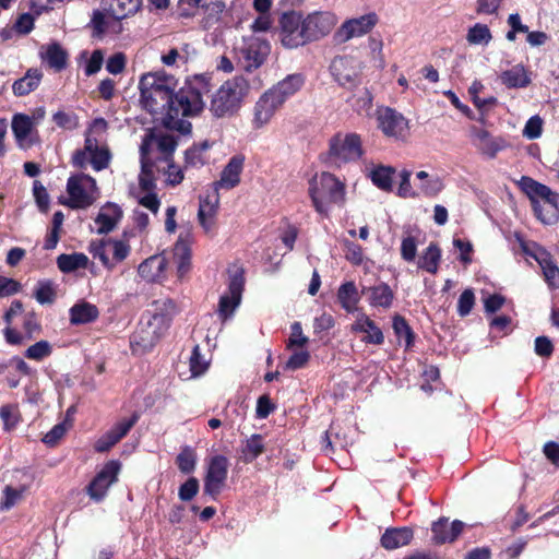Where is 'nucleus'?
Masks as SVG:
<instances>
[{
	"instance_id": "f257e3e1",
	"label": "nucleus",
	"mask_w": 559,
	"mask_h": 559,
	"mask_svg": "<svg viewBox=\"0 0 559 559\" xmlns=\"http://www.w3.org/2000/svg\"><path fill=\"white\" fill-rule=\"evenodd\" d=\"M178 80L165 70L144 73L139 80L140 103L156 120L182 134L191 130L186 118L201 114L204 100L197 87L187 84L176 92Z\"/></svg>"
},
{
	"instance_id": "f03ea898",
	"label": "nucleus",
	"mask_w": 559,
	"mask_h": 559,
	"mask_svg": "<svg viewBox=\"0 0 559 559\" xmlns=\"http://www.w3.org/2000/svg\"><path fill=\"white\" fill-rule=\"evenodd\" d=\"M108 123L104 118H96L85 132L84 147L74 152L72 164L79 168H86L88 165L94 170L108 168L111 155L106 145Z\"/></svg>"
},
{
	"instance_id": "7ed1b4c3",
	"label": "nucleus",
	"mask_w": 559,
	"mask_h": 559,
	"mask_svg": "<svg viewBox=\"0 0 559 559\" xmlns=\"http://www.w3.org/2000/svg\"><path fill=\"white\" fill-rule=\"evenodd\" d=\"M308 194L316 211L326 215L332 204L344 205L346 186L331 173L322 171L308 181Z\"/></svg>"
},
{
	"instance_id": "20e7f679",
	"label": "nucleus",
	"mask_w": 559,
	"mask_h": 559,
	"mask_svg": "<svg viewBox=\"0 0 559 559\" xmlns=\"http://www.w3.org/2000/svg\"><path fill=\"white\" fill-rule=\"evenodd\" d=\"M248 88V81L243 76L226 80L213 95L210 110L216 117L235 115L241 107Z\"/></svg>"
},
{
	"instance_id": "39448f33",
	"label": "nucleus",
	"mask_w": 559,
	"mask_h": 559,
	"mask_svg": "<svg viewBox=\"0 0 559 559\" xmlns=\"http://www.w3.org/2000/svg\"><path fill=\"white\" fill-rule=\"evenodd\" d=\"M519 185L531 200L538 219L545 224L554 223L557 218V195L554 191L530 177H522Z\"/></svg>"
},
{
	"instance_id": "423d86ee",
	"label": "nucleus",
	"mask_w": 559,
	"mask_h": 559,
	"mask_svg": "<svg viewBox=\"0 0 559 559\" xmlns=\"http://www.w3.org/2000/svg\"><path fill=\"white\" fill-rule=\"evenodd\" d=\"M271 45L266 39L255 35L245 36L235 46V56L239 66L251 71L263 66L270 55Z\"/></svg>"
},
{
	"instance_id": "0eeeda50",
	"label": "nucleus",
	"mask_w": 559,
	"mask_h": 559,
	"mask_svg": "<svg viewBox=\"0 0 559 559\" xmlns=\"http://www.w3.org/2000/svg\"><path fill=\"white\" fill-rule=\"evenodd\" d=\"M176 146V139L169 134H146L140 147L142 168L144 170H154V158L168 162Z\"/></svg>"
},
{
	"instance_id": "6e6552de",
	"label": "nucleus",
	"mask_w": 559,
	"mask_h": 559,
	"mask_svg": "<svg viewBox=\"0 0 559 559\" xmlns=\"http://www.w3.org/2000/svg\"><path fill=\"white\" fill-rule=\"evenodd\" d=\"M69 200L67 205L71 209H86L98 198L96 180L85 173L70 176L67 182Z\"/></svg>"
},
{
	"instance_id": "1a4fd4ad",
	"label": "nucleus",
	"mask_w": 559,
	"mask_h": 559,
	"mask_svg": "<svg viewBox=\"0 0 559 559\" xmlns=\"http://www.w3.org/2000/svg\"><path fill=\"white\" fill-rule=\"evenodd\" d=\"M304 16L298 12H285L280 19L281 45L288 49L308 44Z\"/></svg>"
},
{
	"instance_id": "9d476101",
	"label": "nucleus",
	"mask_w": 559,
	"mask_h": 559,
	"mask_svg": "<svg viewBox=\"0 0 559 559\" xmlns=\"http://www.w3.org/2000/svg\"><path fill=\"white\" fill-rule=\"evenodd\" d=\"M229 462L226 455L216 454L209 459L204 477L203 493L216 500L226 487Z\"/></svg>"
},
{
	"instance_id": "9b49d317",
	"label": "nucleus",
	"mask_w": 559,
	"mask_h": 559,
	"mask_svg": "<svg viewBox=\"0 0 559 559\" xmlns=\"http://www.w3.org/2000/svg\"><path fill=\"white\" fill-rule=\"evenodd\" d=\"M518 249L525 254L526 259H533L542 269L546 280H556L559 276V269L546 249L539 247L535 241H528L519 233L514 234Z\"/></svg>"
},
{
	"instance_id": "f8f14e48",
	"label": "nucleus",
	"mask_w": 559,
	"mask_h": 559,
	"mask_svg": "<svg viewBox=\"0 0 559 559\" xmlns=\"http://www.w3.org/2000/svg\"><path fill=\"white\" fill-rule=\"evenodd\" d=\"M121 463L117 459L108 461L86 486L88 497L99 503L108 495L109 487L118 481Z\"/></svg>"
},
{
	"instance_id": "ddd939ff",
	"label": "nucleus",
	"mask_w": 559,
	"mask_h": 559,
	"mask_svg": "<svg viewBox=\"0 0 559 559\" xmlns=\"http://www.w3.org/2000/svg\"><path fill=\"white\" fill-rule=\"evenodd\" d=\"M378 128L385 136L400 141L409 138V120L401 111L391 107H383L377 111Z\"/></svg>"
},
{
	"instance_id": "4468645a",
	"label": "nucleus",
	"mask_w": 559,
	"mask_h": 559,
	"mask_svg": "<svg viewBox=\"0 0 559 559\" xmlns=\"http://www.w3.org/2000/svg\"><path fill=\"white\" fill-rule=\"evenodd\" d=\"M362 64L353 56H337L330 66V72L337 84L353 87L359 81Z\"/></svg>"
},
{
	"instance_id": "2eb2a0df",
	"label": "nucleus",
	"mask_w": 559,
	"mask_h": 559,
	"mask_svg": "<svg viewBox=\"0 0 559 559\" xmlns=\"http://www.w3.org/2000/svg\"><path fill=\"white\" fill-rule=\"evenodd\" d=\"M153 306L154 311H146L144 314L162 340L169 330L171 321L179 310L176 302L169 298L164 300H154Z\"/></svg>"
},
{
	"instance_id": "dca6fc26",
	"label": "nucleus",
	"mask_w": 559,
	"mask_h": 559,
	"mask_svg": "<svg viewBox=\"0 0 559 559\" xmlns=\"http://www.w3.org/2000/svg\"><path fill=\"white\" fill-rule=\"evenodd\" d=\"M282 108L280 100L273 94L271 87L265 90L253 106L252 128L263 129L269 126L273 117Z\"/></svg>"
},
{
	"instance_id": "f3484780",
	"label": "nucleus",
	"mask_w": 559,
	"mask_h": 559,
	"mask_svg": "<svg viewBox=\"0 0 559 559\" xmlns=\"http://www.w3.org/2000/svg\"><path fill=\"white\" fill-rule=\"evenodd\" d=\"M377 23L378 15L376 13H368L345 20V22L336 31V39L340 43H346V40L352 38L364 36L370 33Z\"/></svg>"
},
{
	"instance_id": "a211bd4d",
	"label": "nucleus",
	"mask_w": 559,
	"mask_h": 559,
	"mask_svg": "<svg viewBox=\"0 0 559 559\" xmlns=\"http://www.w3.org/2000/svg\"><path fill=\"white\" fill-rule=\"evenodd\" d=\"M243 292L245 282H229L227 290L221 295L217 302L216 314L222 322L233 318L242 301Z\"/></svg>"
},
{
	"instance_id": "6ab92c4d",
	"label": "nucleus",
	"mask_w": 559,
	"mask_h": 559,
	"mask_svg": "<svg viewBox=\"0 0 559 559\" xmlns=\"http://www.w3.org/2000/svg\"><path fill=\"white\" fill-rule=\"evenodd\" d=\"M304 19L308 44L326 36L337 24L336 16L328 12H316Z\"/></svg>"
},
{
	"instance_id": "aec40b11",
	"label": "nucleus",
	"mask_w": 559,
	"mask_h": 559,
	"mask_svg": "<svg viewBox=\"0 0 559 559\" xmlns=\"http://www.w3.org/2000/svg\"><path fill=\"white\" fill-rule=\"evenodd\" d=\"M12 131L17 146L22 150L31 148L37 142L35 118L16 114L12 118Z\"/></svg>"
},
{
	"instance_id": "412c9836",
	"label": "nucleus",
	"mask_w": 559,
	"mask_h": 559,
	"mask_svg": "<svg viewBox=\"0 0 559 559\" xmlns=\"http://www.w3.org/2000/svg\"><path fill=\"white\" fill-rule=\"evenodd\" d=\"M330 153L340 162L358 159L362 155L360 138L355 134L337 136L331 141Z\"/></svg>"
},
{
	"instance_id": "4be33fe9",
	"label": "nucleus",
	"mask_w": 559,
	"mask_h": 559,
	"mask_svg": "<svg viewBox=\"0 0 559 559\" xmlns=\"http://www.w3.org/2000/svg\"><path fill=\"white\" fill-rule=\"evenodd\" d=\"M154 170H144L142 167L139 176V190L135 194L138 202L145 209L157 213L160 206V201L154 193Z\"/></svg>"
},
{
	"instance_id": "5701e85b",
	"label": "nucleus",
	"mask_w": 559,
	"mask_h": 559,
	"mask_svg": "<svg viewBox=\"0 0 559 559\" xmlns=\"http://www.w3.org/2000/svg\"><path fill=\"white\" fill-rule=\"evenodd\" d=\"M463 530L464 523L462 520L456 519L449 524L448 518L441 516L431 525L432 542L436 545L453 544L462 534Z\"/></svg>"
},
{
	"instance_id": "b1692460",
	"label": "nucleus",
	"mask_w": 559,
	"mask_h": 559,
	"mask_svg": "<svg viewBox=\"0 0 559 559\" xmlns=\"http://www.w3.org/2000/svg\"><path fill=\"white\" fill-rule=\"evenodd\" d=\"M218 203L219 198L216 189L207 192L199 200V224L206 233L213 231L216 227Z\"/></svg>"
},
{
	"instance_id": "393cba45",
	"label": "nucleus",
	"mask_w": 559,
	"mask_h": 559,
	"mask_svg": "<svg viewBox=\"0 0 559 559\" xmlns=\"http://www.w3.org/2000/svg\"><path fill=\"white\" fill-rule=\"evenodd\" d=\"M160 341L158 333L154 331L153 325L145 318L143 313L141 321L139 322L136 330L131 336L130 344L134 352H150Z\"/></svg>"
},
{
	"instance_id": "a878e982",
	"label": "nucleus",
	"mask_w": 559,
	"mask_h": 559,
	"mask_svg": "<svg viewBox=\"0 0 559 559\" xmlns=\"http://www.w3.org/2000/svg\"><path fill=\"white\" fill-rule=\"evenodd\" d=\"M305 81L306 79L302 74L294 73L271 86L273 94L280 100L281 107H283L287 99L298 94L299 90L305 85Z\"/></svg>"
},
{
	"instance_id": "bb28decb",
	"label": "nucleus",
	"mask_w": 559,
	"mask_h": 559,
	"mask_svg": "<svg viewBox=\"0 0 559 559\" xmlns=\"http://www.w3.org/2000/svg\"><path fill=\"white\" fill-rule=\"evenodd\" d=\"M246 158L242 155L231 157L215 182V189H233L238 186Z\"/></svg>"
},
{
	"instance_id": "cd10ccee",
	"label": "nucleus",
	"mask_w": 559,
	"mask_h": 559,
	"mask_svg": "<svg viewBox=\"0 0 559 559\" xmlns=\"http://www.w3.org/2000/svg\"><path fill=\"white\" fill-rule=\"evenodd\" d=\"M354 333H365L362 342L366 344L381 345L384 342L383 331L367 314L361 313L350 326Z\"/></svg>"
},
{
	"instance_id": "c85d7f7f",
	"label": "nucleus",
	"mask_w": 559,
	"mask_h": 559,
	"mask_svg": "<svg viewBox=\"0 0 559 559\" xmlns=\"http://www.w3.org/2000/svg\"><path fill=\"white\" fill-rule=\"evenodd\" d=\"M100 4L112 19L121 20L136 14L143 2L142 0H102Z\"/></svg>"
},
{
	"instance_id": "c756f323",
	"label": "nucleus",
	"mask_w": 559,
	"mask_h": 559,
	"mask_svg": "<svg viewBox=\"0 0 559 559\" xmlns=\"http://www.w3.org/2000/svg\"><path fill=\"white\" fill-rule=\"evenodd\" d=\"M122 217V211L116 203H107L103 206L98 215L95 218V226L98 234H106L116 228L120 218Z\"/></svg>"
},
{
	"instance_id": "7c9ffc66",
	"label": "nucleus",
	"mask_w": 559,
	"mask_h": 559,
	"mask_svg": "<svg viewBox=\"0 0 559 559\" xmlns=\"http://www.w3.org/2000/svg\"><path fill=\"white\" fill-rule=\"evenodd\" d=\"M70 324H87L98 320L99 309L96 305L81 300L70 308Z\"/></svg>"
},
{
	"instance_id": "2f4dec72",
	"label": "nucleus",
	"mask_w": 559,
	"mask_h": 559,
	"mask_svg": "<svg viewBox=\"0 0 559 559\" xmlns=\"http://www.w3.org/2000/svg\"><path fill=\"white\" fill-rule=\"evenodd\" d=\"M414 537L413 530L403 527L386 528L381 536V545L385 549H395L411 544Z\"/></svg>"
},
{
	"instance_id": "473e14b6",
	"label": "nucleus",
	"mask_w": 559,
	"mask_h": 559,
	"mask_svg": "<svg viewBox=\"0 0 559 559\" xmlns=\"http://www.w3.org/2000/svg\"><path fill=\"white\" fill-rule=\"evenodd\" d=\"M39 55L44 62L55 70H62L67 66L68 55L62 46L57 43L41 46Z\"/></svg>"
},
{
	"instance_id": "72a5a7b5",
	"label": "nucleus",
	"mask_w": 559,
	"mask_h": 559,
	"mask_svg": "<svg viewBox=\"0 0 559 559\" xmlns=\"http://www.w3.org/2000/svg\"><path fill=\"white\" fill-rule=\"evenodd\" d=\"M43 79L41 70L33 68L28 69L23 78L17 79L13 83V93L15 96H25L36 90Z\"/></svg>"
},
{
	"instance_id": "f704fd0d",
	"label": "nucleus",
	"mask_w": 559,
	"mask_h": 559,
	"mask_svg": "<svg viewBox=\"0 0 559 559\" xmlns=\"http://www.w3.org/2000/svg\"><path fill=\"white\" fill-rule=\"evenodd\" d=\"M337 300L342 308L347 312H355L360 295L355 286V282H344L337 290Z\"/></svg>"
},
{
	"instance_id": "c9c22d12",
	"label": "nucleus",
	"mask_w": 559,
	"mask_h": 559,
	"mask_svg": "<svg viewBox=\"0 0 559 559\" xmlns=\"http://www.w3.org/2000/svg\"><path fill=\"white\" fill-rule=\"evenodd\" d=\"M165 267L166 259L163 255H153L144 260L138 271L144 280H159Z\"/></svg>"
},
{
	"instance_id": "e433bc0d",
	"label": "nucleus",
	"mask_w": 559,
	"mask_h": 559,
	"mask_svg": "<svg viewBox=\"0 0 559 559\" xmlns=\"http://www.w3.org/2000/svg\"><path fill=\"white\" fill-rule=\"evenodd\" d=\"M500 80L510 88L526 87L531 82L527 70L523 66H514L501 73Z\"/></svg>"
},
{
	"instance_id": "4c0bfd02",
	"label": "nucleus",
	"mask_w": 559,
	"mask_h": 559,
	"mask_svg": "<svg viewBox=\"0 0 559 559\" xmlns=\"http://www.w3.org/2000/svg\"><path fill=\"white\" fill-rule=\"evenodd\" d=\"M57 263L58 267L62 272L70 273L79 271L81 269H87L90 264V259L85 253L82 252L62 253L58 258Z\"/></svg>"
},
{
	"instance_id": "58836bf2",
	"label": "nucleus",
	"mask_w": 559,
	"mask_h": 559,
	"mask_svg": "<svg viewBox=\"0 0 559 559\" xmlns=\"http://www.w3.org/2000/svg\"><path fill=\"white\" fill-rule=\"evenodd\" d=\"M212 144L207 140L201 142L199 145H194L186 151L185 165L186 167L198 168L204 166L209 162L206 155Z\"/></svg>"
},
{
	"instance_id": "ea45409f",
	"label": "nucleus",
	"mask_w": 559,
	"mask_h": 559,
	"mask_svg": "<svg viewBox=\"0 0 559 559\" xmlns=\"http://www.w3.org/2000/svg\"><path fill=\"white\" fill-rule=\"evenodd\" d=\"M265 451L263 437L260 433H253L246 439L241 448V454L245 463H252Z\"/></svg>"
},
{
	"instance_id": "a19ab883",
	"label": "nucleus",
	"mask_w": 559,
	"mask_h": 559,
	"mask_svg": "<svg viewBox=\"0 0 559 559\" xmlns=\"http://www.w3.org/2000/svg\"><path fill=\"white\" fill-rule=\"evenodd\" d=\"M441 259V252L438 245L429 243L418 259V267L425 270L430 274H435L438 271V265Z\"/></svg>"
},
{
	"instance_id": "79ce46f5",
	"label": "nucleus",
	"mask_w": 559,
	"mask_h": 559,
	"mask_svg": "<svg viewBox=\"0 0 559 559\" xmlns=\"http://www.w3.org/2000/svg\"><path fill=\"white\" fill-rule=\"evenodd\" d=\"M198 463V454L191 445H183L176 456V465L180 473L189 475L194 472Z\"/></svg>"
},
{
	"instance_id": "37998d69",
	"label": "nucleus",
	"mask_w": 559,
	"mask_h": 559,
	"mask_svg": "<svg viewBox=\"0 0 559 559\" xmlns=\"http://www.w3.org/2000/svg\"><path fill=\"white\" fill-rule=\"evenodd\" d=\"M392 329L399 340H402V337L404 338L405 348L411 349L415 343L416 334L412 330L407 320L399 313L394 314L392 319Z\"/></svg>"
},
{
	"instance_id": "c03bdc74",
	"label": "nucleus",
	"mask_w": 559,
	"mask_h": 559,
	"mask_svg": "<svg viewBox=\"0 0 559 559\" xmlns=\"http://www.w3.org/2000/svg\"><path fill=\"white\" fill-rule=\"evenodd\" d=\"M369 290H370L369 301H370L371 306H374V307L381 306V307H384L385 309H386V307L392 306V300H393L394 294L391 290V288L388 286L386 283L382 282L378 286L371 287Z\"/></svg>"
},
{
	"instance_id": "a18cd8bd",
	"label": "nucleus",
	"mask_w": 559,
	"mask_h": 559,
	"mask_svg": "<svg viewBox=\"0 0 559 559\" xmlns=\"http://www.w3.org/2000/svg\"><path fill=\"white\" fill-rule=\"evenodd\" d=\"M174 255L177 259L179 275H186L191 265V249L189 243L182 238L176 242L174 248Z\"/></svg>"
},
{
	"instance_id": "49530a36",
	"label": "nucleus",
	"mask_w": 559,
	"mask_h": 559,
	"mask_svg": "<svg viewBox=\"0 0 559 559\" xmlns=\"http://www.w3.org/2000/svg\"><path fill=\"white\" fill-rule=\"evenodd\" d=\"M466 39L471 45L487 46L492 39V34L487 25L477 23L468 28Z\"/></svg>"
},
{
	"instance_id": "de8ad7c7",
	"label": "nucleus",
	"mask_w": 559,
	"mask_h": 559,
	"mask_svg": "<svg viewBox=\"0 0 559 559\" xmlns=\"http://www.w3.org/2000/svg\"><path fill=\"white\" fill-rule=\"evenodd\" d=\"M395 169L392 167L379 166L371 170L370 177L373 185L382 190L392 189V178Z\"/></svg>"
},
{
	"instance_id": "09e8293b",
	"label": "nucleus",
	"mask_w": 559,
	"mask_h": 559,
	"mask_svg": "<svg viewBox=\"0 0 559 559\" xmlns=\"http://www.w3.org/2000/svg\"><path fill=\"white\" fill-rule=\"evenodd\" d=\"M0 418L5 431H12L21 420V413L16 404H5L0 407Z\"/></svg>"
},
{
	"instance_id": "8fccbe9b",
	"label": "nucleus",
	"mask_w": 559,
	"mask_h": 559,
	"mask_svg": "<svg viewBox=\"0 0 559 559\" xmlns=\"http://www.w3.org/2000/svg\"><path fill=\"white\" fill-rule=\"evenodd\" d=\"M283 257L284 253L277 240L266 245L262 251V261L270 269L276 267L282 262Z\"/></svg>"
},
{
	"instance_id": "3c124183",
	"label": "nucleus",
	"mask_w": 559,
	"mask_h": 559,
	"mask_svg": "<svg viewBox=\"0 0 559 559\" xmlns=\"http://www.w3.org/2000/svg\"><path fill=\"white\" fill-rule=\"evenodd\" d=\"M52 354V345L48 341H39L31 345L24 356L26 359L41 361Z\"/></svg>"
},
{
	"instance_id": "603ef678",
	"label": "nucleus",
	"mask_w": 559,
	"mask_h": 559,
	"mask_svg": "<svg viewBox=\"0 0 559 559\" xmlns=\"http://www.w3.org/2000/svg\"><path fill=\"white\" fill-rule=\"evenodd\" d=\"M110 15L107 11L102 9H95L93 11L90 25L93 27L94 33L97 35H103L108 29V25L110 24Z\"/></svg>"
},
{
	"instance_id": "864d4df0",
	"label": "nucleus",
	"mask_w": 559,
	"mask_h": 559,
	"mask_svg": "<svg viewBox=\"0 0 559 559\" xmlns=\"http://www.w3.org/2000/svg\"><path fill=\"white\" fill-rule=\"evenodd\" d=\"M209 362L200 352V345H194L190 355V372L197 377L206 371Z\"/></svg>"
},
{
	"instance_id": "5fc2aeb1",
	"label": "nucleus",
	"mask_w": 559,
	"mask_h": 559,
	"mask_svg": "<svg viewBox=\"0 0 559 559\" xmlns=\"http://www.w3.org/2000/svg\"><path fill=\"white\" fill-rule=\"evenodd\" d=\"M479 148L488 157H495L501 150V143L497 139L489 136L485 131L479 134Z\"/></svg>"
},
{
	"instance_id": "6e6d98bb",
	"label": "nucleus",
	"mask_w": 559,
	"mask_h": 559,
	"mask_svg": "<svg viewBox=\"0 0 559 559\" xmlns=\"http://www.w3.org/2000/svg\"><path fill=\"white\" fill-rule=\"evenodd\" d=\"M23 329L25 338L29 341L41 332V324L38 321L36 312L31 311L24 314Z\"/></svg>"
},
{
	"instance_id": "4d7b16f0",
	"label": "nucleus",
	"mask_w": 559,
	"mask_h": 559,
	"mask_svg": "<svg viewBox=\"0 0 559 559\" xmlns=\"http://www.w3.org/2000/svg\"><path fill=\"white\" fill-rule=\"evenodd\" d=\"M453 248L454 253L464 264L469 263L472 261L473 245L471 241L461 238H454Z\"/></svg>"
},
{
	"instance_id": "13d9d810",
	"label": "nucleus",
	"mask_w": 559,
	"mask_h": 559,
	"mask_svg": "<svg viewBox=\"0 0 559 559\" xmlns=\"http://www.w3.org/2000/svg\"><path fill=\"white\" fill-rule=\"evenodd\" d=\"M200 481L197 477L190 476L186 483L179 486V499L189 501L199 493Z\"/></svg>"
},
{
	"instance_id": "bf43d9fd",
	"label": "nucleus",
	"mask_w": 559,
	"mask_h": 559,
	"mask_svg": "<svg viewBox=\"0 0 559 559\" xmlns=\"http://www.w3.org/2000/svg\"><path fill=\"white\" fill-rule=\"evenodd\" d=\"M444 188L443 181L437 175H429L419 186L420 192L426 197H436Z\"/></svg>"
},
{
	"instance_id": "052dcab7",
	"label": "nucleus",
	"mask_w": 559,
	"mask_h": 559,
	"mask_svg": "<svg viewBox=\"0 0 559 559\" xmlns=\"http://www.w3.org/2000/svg\"><path fill=\"white\" fill-rule=\"evenodd\" d=\"M52 120L62 129H75L79 126L78 117L71 111L58 110L53 114Z\"/></svg>"
},
{
	"instance_id": "680f3d73",
	"label": "nucleus",
	"mask_w": 559,
	"mask_h": 559,
	"mask_svg": "<svg viewBox=\"0 0 559 559\" xmlns=\"http://www.w3.org/2000/svg\"><path fill=\"white\" fill-rule=\"evenodd\" d=\"M298 237V229L289 226L282 231L281 238L276 239L284 254L294 249V243Z\"/></svg>"
},
{
	"instance_id": "e2e57ef3",
	"label": "nucleus",
	"mask_w": 559,
	"mask_h": 559,
	"mask_svg": "<svg viewBox=\"0 0 559 559\" xmlns=\"http://www.w3.org/2000/svg\"><path fill=\"white\" fill-rule=\"evenodd\" d=\"M118 439L117 437L115 436L114 431L111 428L108 429V431L106 433H104L103 436H100L95 444H94V450L95 452L97 453H107L108 451L111 450L112 447H115L117 443H118Z\"/></svg>"
},
{
	"instance_id": "0e129e2a",
	"label": "nucleus",
	"mask_w": 559,
	"mask_h": 559,
	"mask_svg": "<svg viewBox=\"0 0 559 559\" xmlns=\"http://www.w3.org/2000/svg\"><path fill=\"white\" fill-rule=\"evenodd\" d=\"M475 297L473 289H465L461 293L460 298L457 300V313L464 318L471 313L474 306Z\"/></svg>"
},
{
	"instance_id": "69168bd1",
	"label": "nucleus",
	"mask_w": 559,
	"mask_h": 559,
	"mask_svg": "<svg viewBox=\"0 0 559 559\" xmlns=\"http://www.w3.org/2000/svg\"><path fill=\"white\" fill-rule=\"evenodd\" d=\"M273 24L274 19L272 14H258L250 25V28L254 34L267 33L271 31Z\"/></svg>"
},
{
	"instance_id": "338daca9",
	"label": "nucleus",
	"mask_w": 559,
	"mask_h": 559,
	"mask_svg": "<svg viewBox=\"0 0 559 559\" xmlns=\"http://www.w3.org/2000/svg\"><path fill=\"white\" fill-rule=\"evenodd\" d=\"M555 352V345L547 335H538L535 340V353L540 357L552 356Z\"/></svg>"
},
{
	"instance_id": "774afa93",
	"label": "nucleus",
	"mask_w": 559,
	"mask_h": 559,
	"mask_svg": "<svg viewBox=\"0 0 559 559\" xmlns=\"http://www.w3.org/2000/svg\"><path fill=\"white\" fill-rule=\"evenodd\" d=\"M126 69V56L122 52H116L107 58L106 70L108 73L117 75Z\"/></svg>"
}]
</instances>
